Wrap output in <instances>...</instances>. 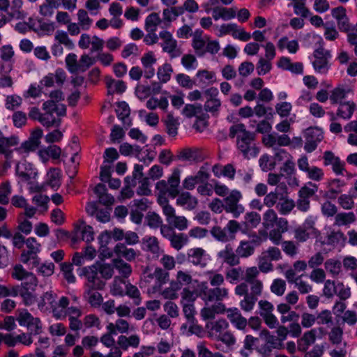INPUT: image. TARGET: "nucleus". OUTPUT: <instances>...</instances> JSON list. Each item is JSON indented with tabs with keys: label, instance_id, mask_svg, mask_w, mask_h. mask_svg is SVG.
Instances as JSON below:
<instances>
[{
	"label": "nucleus",
	"instance_id": "1",
	"mask_svg": "<svg viewBox=\"0 0 357 357\" xmlns=\"http://www.w3.org/2000/svg\"><path fill=\"white\" fill-rule=\"evenodd\" d=\"M68 304V297H59L52 290L43 293L38 301V308L42 312H52L53 317L59 318L64 315L63 308Z\"/></svg>",
	"mask_w": 357,
	"mask_h": 357
},
{
	"label": "nucleus",
	"instance_id": "2",
	"mask_svg": "<svg viewBox=\"0 0 357 357\" xmlns=\"http://www.w3.org/2000/svg\"><path fill=\"white\" fill-rule=\"evenodd\" d=\"M229 137L237 138L238 149L247 159L257 156L258 151L252 146V142L254 139L253 135L249 131H247L245 126L243 123L233 125L229 129Z\"/></svg>",
	"mask_w": 357,
	"mask_h": 357
},
{
	"label": "nucleus",
	"instance_id": "3",
	"mask_svg": "<svg viewBox=\"0 0 357 357\" xmlns=\"http://www.w3.org/2000/svg\"><path fill=\"white\" fill-rule=\"evenodd\" d=\"M229 327V323L223 318L208 322L206 324L208 337L231 347L236 344V340L233 333L228 330Z\"/></svg>",
	"mask_w": 357,
	"mask_h": 357
},
{
	"label": "nucleus",
	"instance_id": "4",
	"mask_svg": "<svg viewBox=\"0 0 357 357\" xmlns=\"http://www.w3.org/2000/svg\"><path fill=\"white\" fill-rule=\"evenodd\" d=\"M167 181L169 185V190H168L166 185L165 180H160L155 184V190L157 194V202L159 205H162L164 203H169L167 195L174 198L179 192L178 186L180 184V170L174 169L172 174L169 176Z\"/></svg>",
	"mask_w": 357,
	"mask_h": 357
},
{
	"label": "nucleus",
	"instance_id": "5",
	"mask_svg": "<svg viewBox=\"0 0 357 357\" xmlns=\"http://www.w3.org/2000/svg\"><path fill=\"white\" fill-rule=\"evenodd\" d=\"M42 120L40 123L46 127H59L61 119L58 117L66 115V108L63 104H54L52 101H45L43 104Z\"/></svg>",
	"mask_w": 357,
	"mask_h": 357
},
{
	"label": "nucleus",
	"instance_id": "6",
	"mask_svg": "<svg viewBox=\"0 0 357 357\" xmlns=\"http://www.w3.org/2000/svg\"><path fill=\"white\" fill-rule=\"evenodd\" d=\"M192 287L193 289H191L190 287H185L183 289L181 293V303H193L198 297L206 296L208 290L206 282H200L195 280V285H192Z\"/></svg>",
	"mask_w": 357,
	"mask_h": 357
},
{
	"label": "nucleus",
	"instance_id": "7",
	"mask_svg": "<svg viewBox=\"0 0 357 357\" xmlns=\"http://www.w3.org/2000/svg\"><path fill=\"white\" fill-rule=\"evenodd\" d=\"M168 224L179 231L185 230L188 227V220L185 216L176 215L175 208L169 203L160 205Z\"/></svg>",
	"mask_w": 357,
	"mask_h": 357
},
{
	"label": "nucleus",
	"instance_id": "8",
	"mask_svg": "<svg viewBox=\"0 0 357 357\" xmlns=\"http://www.w3.org/2000/svg\"><path fill=\"white\" fill-rule=\"evenodd\" d=\"M11 276L19 281L26 280L22 282L21 287L26 288L29 286H32L33 288H36L38 286V280L36 275L26 271L20 264H15L13 267Z\"/></svg>",
	"mask_w": 357,
	"mask_h": 357
},
{
	"label": "nucleus",
	"instance_id": "9",
	"mask_svg": "<svg viewBox=\"0 0 357 357\" xmlns=\"http://www.w3.org/2000/svg\"><path fill=\"white\" fill-rule=\"evenodd\" d=\"M0 337L3 342L8 347H14L18 344L29 347L33 342L31 333L22 332L19 334L0 333Z\"/></svg>",
	"mask_w": 357,
	"mask_h": 357
},
{
	"label": "nucleus",
	"instance_id": "10",
	"mask_svg": "<svg viewBox=\"0 0 357 357\" xmlns=\"http://www.w3.org/2000/svg\"><path fill=\"white\" fill-rule=\"evenodd\" d=\"M313 220H307L303 226H300L294 230V238L298 242L303 243L307 241L310 236L316 238L320 237V231L314 226Z\"/></svg>",
	"mask_w": 357,
	"mask_h": 357
},
{
	"label": "nucleus",
	"instance_id": "11",
	"mask_svg": "<svg viewBox=\"0 0 357 357\" xmlns=\"http://www.w3.org/2000/svg\"><path fill=\"white\" fill-rule=\"evenodd\" d=\"M241 198V192L237 190H233L224 199L225 211L231 213L234 218H238L244 212V207L238 204Z\"/></svg>",
	"mask_w": 357,
	"mask_h": 357
},
{
	"label": "nucleus",
	"instance_id": "12",
	"mask_svg": "<svg viewBox=\"0 0 357 357\" xmlns=\"http://www.w3.org/2000/svg\"><path fill=\"white\" fill-rule=\"evenodd\" d=\"M159 37L162 40L161 47L163 52L168 53L172 58L178 57L181 54L177 41L169 31L167 30L160 31Z\"/></svg>",
	"mask_w": 357,
	"mask_h": 357
},
{
	"label": "nucleus",
	"instance_id": "13",
	"mask_svg": "<svg viewBox=\"0 0 357 357\" xmlns=\"http://www.w3.org/2000/svg\"><path fill=\"white\" fill-rule=\"evenodd\" d=\"M16 320L21 326L33 327L32 331L35 335L42 333L43 326L40 319L33 317L26 310H20Z\"/></svg>",
	"mask_w": 357,
	"mask_h": 357
},
{
	"label": "nucleus",
	"instance_id": "14",
	"mask_svg": "<svg viewBox=\"0 0 357 357\" xmlns=\"http://www.w3.org/2000/svg\"><path fill=\"white\" fill-rule=\"evenodd\" d=\"M346 241V236L340 230L331 229L327 232L326 236L323 239L321 235L317 240L321 245H330L335 248L338 245L343 246Z\"/></svg>",
	"mask_w": 357,
	"mask_h": 357
},
{
	"label": "nucleus",
	"instance_id": "15",
	"mask_svg": "<svg viewBox=\"0 0 357 357\" xmlns=\"http://www.w3.org/2000/svg\"><path fill=\"white\" fill-rule=\"evenodd\" d=\"M314 56L313 66L315 70L319 73H326L328 70V59L331 57L330 52L321 47L314 51Z\"/></svg>",
	"mask_w": 357,
	"mask_h": 357
},
{
	"label": "nucleus",
	"instance_id": "16",
	"mask_svg": "<svg viewBox=\"0 0 357 357\" xmlns=\"http://www.w3.org/2000/svg\"><path fill=\"white\" fill-rule=\"evenodd\" d=\"M82 273L88 281L87 287L92 289L103 288L105 284L98 277V265L84 267L82 269Z\"/></svg>",
	"mask_w": 357,
	"mask_h": 357
},
{
	"label": "nucleus",
	"instance_id": "17",
	"mask_svg": "<svg viewBox=\"0 0 357 357\" xmlns=\"http://www.w3.org/2000/svg\"><path fill=\"white\" fill-rule=\"evenodd\" d=\"M142 249L150 253L153 259H158L163 253L158 239L153 236H146L142 239Z\"/></svg>",
	"mask_w": 357,
	"mask_h": 357
},
{
	"label": "nucleus",
	"instance_id": "18",
	"mask_svg": "<svg viewBox=\"0 0 357 357\" xmlns=\"http://www.w3.org/2000/svg\"><path fill=\"white\" fill-rule=\"evenodd\" d=\"M324 165H331L333 172L337 175H342L345 171V162L336 156L332 151H326L323 154Z\"/></svg>",
	"mask_w": 357,
	"mask_h": 357
},
{
	"label": "nucleus",
	"instance_id": "19",
	"mask_svg": "<svg viewBox=\"0 0 357 357\" xmlns=\"http://www.w3.org/2000/svg\"><path fill=\"white\" fill-rule=\"evenodd\" d=\"M227 317L236 329L245 331L247 328L248 319L242 315L237 307L227 308Z\"/></svg>",
	"mask_w": 357,
	"mask_h": 357
},
{
	"label": "nucleus",
	"instance_id": "20",
	"mask_svg": "<svg viewBox=\"0 0 357 357\" xmlns=\"http://www.w3.org/2000/svg\"><path fill=\"white\" fill-rule=\"evenodd\" d=\"M275 225L277 228L270 231L268 237L273 243L278 245L282 240V234L289 230V222L286 218H278Z\"/></svg>",
	"mask_w": 357,
	"mask_h": 357
},
{
	"label": "nucleus",
	"instance_id": "21",
	"mask_svg": "<svg viewBox=\"0 0 357 357\" xmlns=\"http://www.w3.org/2000/svg\"><path fill=\"white\" fill-rule=\"evenodd\" d=\"M73 225L75 232L80 234L82 241L89 243L94 240L93 227L86 225L83 219H79Z\"/></svg>",
	"mask_w": 357,
	"mask_h": 357
},
{
	"label": "nucleus",
	"instance_id": "22",
	"mask_svg": "<svg viewBox=\"0 0 357 357\" xmlns=\"http://www.w3.org/2000/svg\"><path fill=\"white\" fill-rule=\"evenodd\" d=\"M66 73L62 69H57L54 73H49L40 81L41 85L45 87H52L56 84L62 85L66 80Z\"/></svg>",
	"mask_w": 357,
	"mask_h": 357
},
{
	"label": "nucleus",
	"instance_id": "23",
	"mask_svg": "<svg viewBox=\"0 0 357 357\" xmlns=\"http://www.w3.org/2000/svg\"><path fill=\"white\" fill-rule=\"evenodd\" d=\"M208 289L206 291V296L202 297L206 302L222 301L229 297V289L225 287H213Z\"/></svg>",
	"mask_w": 357,
	"mask_h": 357
},
{
	"label": "nucleus",
	"instance_id": "24",
	"mask_svg": "<svg viewBox=\"0 0 357 357\" xmlns=\"http://www.w3.org/2000/svg\"><path fill=\"white\" fill-rule=\"evenodd\" d=\"M218 257L224 263L231 266H237L240 264V259L236 252H234L230 244H227L225 248L218 253Z\"/></svg>",
	"mask_w": 357,
	"mask_h": 357
},
{
	"label": "nucleus",
	"instance_id": "25",
	"mask_svg": "<svg viewBox=\"0 0 357 357\" xmlns=\"http://www.w3.org/2000/svg\"><path fill=\"white\" fill-rule=\"evenodd\" d=\"M157 59L153 52H149L144 54L141 58V62L144 67V77L150 79L155 75L153 65L156 63Z\"/></svg>",
	"mask_w": 357,
	"mask_h": 357
},
{
	"label": "nucleus",
	"instance_id": "26",
	"mask_svg": "<svg viewBox=\"0 0 357 357\" xmlns=\"http://www.w3.org/2000/svg\"><path fill=\"white\" fill-rule=\"evenodd\" d=\"M12 63H1L0 66V89H12L14 85L13 77L10 75L13 70Z\"/></svg>",
	"mask_w": 357,
	"mask_h": 357
},
{
	"label": "nucleus",
	"instance_id": "27",
	"mask_svg": "<svg viewBox=\"0 0 357 357\" xmlns=\"http://www.w3.org/2000/svg\"><path fill=\"white\" fill-rule=\"evenodd\" d=\"M106 328L108 332L116 335L117 333H128L130 331L134 330V328L130 326L128 321L122 318H119L114 323H109Z\"/></svg>",
	"mask_w": 357,
	"mask_h": 357
},
{
	"label": "nucleus",
	"instance_id": "28",
	"mask_svg": "<svg viewBox=\"0 0 357 357\" xmlns=\"http://www.w3.org/2000/svg\"><path fill=\"white\" fill-rule=\"evenodd\" d=\"M176 199V204L179 206H182L187 210L195 209L198 204V200L197 197L192 195L188 192H178Z\"/></svg>",
	"mask_w": 357,
	"mask_h": 357
},
{
	"label": "nucleus",
	"instance_id": "29",
	"mask_svg": "<svg viewBox=\"0 0 357 357\" xmlns=\"http://www.w3.org/2000/svg\"><path fill=\"white\" fill-rule=\"evenodd\" d=\"M114 252L120 259L124 258L127 261H134L138 256L137 252L131 248H128L124 243H117L114 248Z\"/></svg>",
	"mask_w": 357,
	"mask_h": 357
},
{
	"label": "nucleus",
	"instance_id": "30",
	"mask_svg": "<svg viewBox=\"0 0 357 357\" xmlns=\"http://www.w3.org/2000/svg\"><path fill=\"white\" fill-rule=\"evenodd\" d=\"M356 109L357 105L353 101L340 102L336 112V116L340 119L349 120L351 118Z\"/></svg>",
	"mask_w": 357,
	"mask_h": 357
},
{
	"label": "nucleus",
	"instance_id": "31",
	"mask_svg": "<svg viewBox=\"0 0 357 357\" xmlns=\"http://www.w3.org/2000/svg\"><path fill=\"white\" fill-rule=\"evenodd\" d=\"M206 251L202 248H191L188 252V257L190 263L195 266H199L202 268L206 266L204 260Z\"/></svg>",
	"mask_w": 357,
	"mask_h": 357
},
{
	"label": "nucleus",
	"instance_id": "32",
	"mask_svg": "<svg viewBox=\"0 0 357 357\" xmlns=\"http://www.w3.org/2000/svg\"><path fill=\"white\" fill-rule=\"evenodd\" d=\"M236 15V10L234 8L216 6L212 10V16L215 20H218L219 19L229 20L234 18Z\"/></svg>",
	"mask_w": 357,
	"mask_h": 357
},
{
	"label": "nucleus",
	"instance_id": "33",
	"mask_svg": "<svg viewBox=\"0 0 357 357\" xmlns=\"http://www.w3.org/2000/svg\"><path fill=\"white\" fill-rule=\"evenodd\" d=\"M61 153V149L56 145L49 146L38 151V155L44 163H46L50 158L54 160L59 158Z\"/></svg>",
	"mask_w": 357,
	"mask_h": 357
},
{
	"label": "nucleus",
	"instance_id": "34",
	"mask_svg": "<svg viewBox=\"0 0 357 357\" xmlns=\"http://www.w3.org/2000/svg\"><path fill=\"white\" fill-rule=\"evenodd\" d=\"M196 279H193L192 275L187 271L180 270L176 272V280H173L179 289L182 287H188L189 285H195V281Z\"/></svg>",
	"mask_w": 357,
	"mask_h": 357
},
{
	"label": "nucleus",
	"instance_id": "35",
	"mask_svg": "<svg viewBox=\"0 0 357 357\" xmlns=\"http://www.w3.org/2000/svg\"><path fill=\"white\" fill-rule=\"evenodd\" d=\"M352 91L351 89L349 86L344 85H339L334 88L330 95V100L332 104H337L342 102V100L346 96Z\"/></svg>",
	"mask_w": 357,
	"mask_h": 357
},
{
	"label": "nucleus",
	"instance_id": "36",
	"mask_svg": "<svg viewBox=\"0 0 357 357\" xmlns=\"http://www.w3.org/2000/svg\"><path fill=\"white\" fill-rule=\"evenodd\" d=\"M324 268L333 277H338L342 272V262L335 258L327 259L324 263Z\"/></svg>",
	"mask_w": 357,
	"mask_h": 357
},
{
	"label": "nucleus",
	"instance_id": "37",
	"mask_svg": "<svg viewBox=\"0 0 357 357\" xmlns=\"http://www.w3.org/2000/svg\"><path fill=\"white\" fill-rule=\"evenodd\" d=\"M16 173L24 181L34 178L36 172L32 169L31 164L19 163L16 165Z\"/></svg>",
	"mask_w": 357,
	"mask_h": 357
},
{
	"label": "nucleus",
	"instance_id": "38",
	"mask_svg": "<svg viewBox=\"0 0 357 357\" xmlns=\"http://www.w3.org/2000/svg\"><path fill=\"white\" fill-rule=\"evenodd\" d=\"M356 216L353 212H342L335 216L334 225L338 227L346 226L354 223Z\"/></svg>",
	"mask_w": 357,
	"mask_h": 357
},
{
	"label": "nucleus",
	"instance_id": "39",
	"mask_svg": "<svg viewBox=\"0 0 357 357\" xmlns=\"http://www.w3.org/2000/svg\"><path fill=\"white\" fill-rule=\"evenodd\" d=\"M38 254L32 252V250H24L20 257L22 263L26 265H31L32 268L38 266L40 264V258Z\"/></svg>",
	"mask_w": 357,
	"mask_h": 357
},
{
	"label": "nucleus",
	"instance_id": "40",
	"mask_svg": "<svg viewBox=\"0 0 357 357\" xmlns=\"http://www.w3.org/2000/svg\"><path fill=\"white\" fill-rule=\"evenodd\" d=\"M195 77L199 84L209 85L216 82V75L215 72L206 69L199 70Z\"/></svg>",
	"mask_w": 357,
	"mask_h": 357
},
{
	"label": "nucleus",
	"instance_id": "41",
	"mask_svg": "<svg viewBox=\"0 0 357 357\" xmlns=\"http://www.w3.org/2000/svg\"><path fill=\"white\" fill-rule=\"evenodd\" d=\"M255 251L254 243L251 241H241L236 250L238 259L247 258L251 256Z\"/></svg>",
	"mask_w": 357,
	"mask_h": 357
},
{
	"label": "nucleus",
	"instance_id": "42",
	"mask_svg": "<svg viewBox=\"0 0 357 357\" xmlns=\"http://www.w3.org/2000/svg\"><path fill=\"white\" fill-rule=\"evenodd\" d=\"M178 158L181 160L199 161L202 159L201 151L197 149H184L178 153Z\"/></svg>",
	"mask_w": 357,
	"mask_h": 357
},
{
	"label": "nucleus",
	"instance_id": "43",
	"mask_svg": "<svg viewBox=\"0 0 357 357\" xmlns=\"http://www.w3.org/2000/svg\"><path fill=\"white\" fill-rule=\"evenodd\" d=\"M202 31L197 30L193 36L192 47L199 56H203L206 54V41L202 37Z\"/></svg>",
	"mask_w": 357,
	"mask_h": 357
},
{
	"label": "nucleus",
	"instance_id": "44",
	"mask_svg": "<svg viewBox=\"0 0 357 357\" xmlns=\"http://www.w3.org/2000/svg\"><path fill=\"white\" fill-rule=\"evenodd\" d=\"M106 84L109 94L122 93L125 91L126 86L122 80H116L111 77L106 78Z\"/></svg>",
	"mask_w": 357,
	"mask_h": 357
},
{
	"label": "nucleus",
	"instance_id": "45",
	"mask_svg": "<svg viewBox=\"0 0 357 357\" xmlns=\"http://www.w3.org/2000/svg\"><path fill=\"white\" fill-rule=\"evenodd\" d=\"M167 134L174 137L178 134L179 122L174 118L172 113L167 114L166 118L163 120Z\"/></svg>",
	"mask_w": 357,
	"mask_h": 357
},
{
	"label": "nucleus",
	"instance_id": "46",
	"mask_svg": "<svg viewBox=\"0 0 357 357\" xmlns=\"http://www.w3.org/2000/svg\"><path fill=\"white\" fill-rule=\"evenodd\" d=\"M295 207V202L287 197H281L280 202L277 204L276 208L281 215H288Z\"/></svg>",
	"mask_w": 357,
	"mask_h": 357
},
{
	"label": "nucleus",
	"instance_id": "47",
	"mask_svg": "<svg viewBox=\"0 0 357 357\" xmlns=\"http://www.w3.org/2000/svg\"><path fill=\"white\" fill-rule=\"evenodd\" d=\"M54 41L68 50L75 48L74 42L70 38L68 33L63 30H57L55 32Z\"/></svg>",
	"mask_w": 357,
	"mask_h": 357
},
{
	"label": "nucleus",
	"instance_id": "48",
	"mask_svg": "<svg viewBox=\"0 0 357 357\" xmlns=\"http://www.w3.org/2000/svg\"><path fill=\"white\" fill-rule=\"evenodd\" d=\"M146 106L150 110H154L158 107L163 111H166L169 106V102L166 97H160V98L151 97L146 101Z\"/></svg>",
	"mask_w": 357,
	"mask_h": 357
},
{
	"label": "nucleus",
	"instance_id": "49",
	"mask_svg": "<svg viewBox=\"0 0 357 357\" xmlns=\"http://www.w3.org/2000/svg\"><path fill=\"white\" fill-rule=\"evenodd\" d=\"M172 248L178 251L189 242L188 236L184 233H176L169 240Z\"/></svg>",
	"mask_w": 357,
	"mask_h": 357
},
{
	"label": "nucleus",
	"instance_id": "50",
	"mask_svg": "<svg viewBox=\"0 0 357 357\" xmlns=\"http://www.w3.org/2000/svg\"><path fill=\"white\" fill-rule=\"evenodd\" d=\"M113 266L116 268L119 273L123 278H128L132 273V267L123 259L116 258L112 260Z\"/></svg>",
	"mask_w": 357,
	"mask_h": 357
},
{
	"label": "nucleus",
	"instance_id": "51",
	"mask_svg": "<svg viewBox=\"0 0 357 357\" xmlns=\"http://www.w3.org/2000/svg\"><path fill=\"white\" fill-rule=\"evenodd\" d=\"M173 68L170 63H165L159 66L157 70V77L160 83H167L170 80Z\"/></svg>",
	"mask_w": 357,
	"mask_h": 357
},
{
	"label": "nucleus",
	"instance_id": "52",
	"mask_svg": "<svg viewBox=\"0 0 357 357\" xmlns=\"http://www.w3.org/2000/svg\"><path fill=\"white\" fill-rule=\"evenodd\" d=\"M23 1L22 0H13L10 3V11L8 13L11 17L15 19H23L25 17L26 14L22 10Z\"/></svg>",
	"mask_w": 357,
	"mask_h": 357
},
{
	"label": "nucleus",
	"instance_id": "53",
	"mask_svg": "<svg viewBox=\"0 0 357 357\" xmlns=\"http://www.w3.org/2000/svg\"><path fill=\"white\" fill-rule=\"evenodd\" d=\"M19 139L16 136L6 137L0 130V155L6 151L10 150V148L17 145Z\"/></svg>",
	"mask_w": 357,
	"mask_h": 357
},
{
	"label": "nucleus",
	"instance_id": "54",
	"mask_svg": "<svg viewBox=\"0 0 357 357\" xmlns=\"http://www.w3.org/2000/svg\"><path fill=\"white\" fill-rule=\"evenodd\" d=\"M277 45L279 50H283L286 48L288 52L291 54H295L299 47L297 40H289L288 38L286 36L281 38L278 40Z\"/></svg>",
	"mask_w": 357,
	"mask_h": 357
},
{
	"label": "nucleus",
	"instance_id": "55",
	"mask_svg": "<svg viewBox=\"0 0 357 357\" xmlns=\"http://www.w3.org/2000/svg\"><path fill=\"white\" fill-rule=\"evenodd\" d=\"M35 289L32 286H29L26 288L22 287L21 291H19V295L22 297L24 305L30 306L36 302V295L29 291L30 289L34 291Z\"/></svg>",
	"mask_w": 357,
	"mask_h": 357
},
{
	"label": "nucleus",
	"instance_id": "56",
	"mask_svg": "<svg viewBox=\"0 0 357 357\" xmlns=\"http://www.w3.org/2000/svg\"><path fill=\"white\" fill-rule=\"evenodd\" d=\"M243 273L244 271L241 267H233L226 271L225 276L231 284H236L243 280Z\"/></svg>",
	"mask_w": 357,
	"mask_h": 357
},
{
	"label": "nucleus",
	"instance_id": "57",
	"mask_svg": "<svg viewBox=\"0 0 357 357\" xmlns=\"http://www.w3.org/2000/svg\"><path fill=\"white\" fill-rule=\"evenodd\" d=\"M96 289L87 287V290L85 292V298L91 306L96 307H99L102 303V297Z\"/></svg>",
	"mask_w": 357,
	"mask_h": 357
},
{
	"label": "nucleus",
	"instance_id": "58",
	"mask_svg": "<svg viewBox=\"0 0 357 357\" xmlns=\"http://www.w3.org/2000/svg\"><path fill=\"white\" fill-rule=\"evenodd\" d=\"M162 20L157 13H152L145 20V29L146 31H156Z\"/></svg>",
	"mask_w": 357,
	"mask_h": 357
},
{
	"label": "nucleus",
	"instance_id": "59",
	"mask_svg": "<svg viewBox=\"0 0 357 357\" xmlns=\"http://www.w3.org/2000/svg\"><path fill=\"white\" fill-rule=\"evenodd\" d=\"M278 216L273 209H268L266 211L262 217V225L266 229L273 228L275 223L278 220Z\"/></svg>",
	"mask_w": 357,
	"mask_h": 357
},
{
	"label": "nucleus",
	"instance_id": "60",
	"mask_svg": "<svg viewBox=\"0 0 357 357\" xmlns=\"http://www.w3.org/2000/svg\"><path fill=\"white\" fill-rule=\"evenodd\" d=\"M126 284L122 278L116 276L111 286L110 291L112 294L114 296H123L125 294Z\"/></svg>",
	"mask_w": 357,
	"mask_h": 357
},
{
	"label": "nucleus",
	"instance_id": "61",
	"mask_svg": "<svg viewBox=\"0 0 357 357\" xmlns=\"http://www.w3.org/2000/svg\"><path fill=\"white\" fill-rule=\"evenodd\" d=\"M47 183L52 188H58L61 185V171L58 168H51L47 174Z\"/></svg>",
	"mask_w": 357,
	"mask_h": 357
},
{
	"label": "nucleus",
	"instance_id": "62",
	"mask_svg": "<svg viewBox=\"0 0 357 357\" xmlns=\"http://www.w3.org/2000/svg\"><path fill=\"white\" fill-rule=\"evenodd\" d=\"M78 24L82 30L87 31L90 29L93 20L90 18L87 11L84 9H79L77 13Z\"/></svg>",
	"mask_w": 357,
	"mask_h": 357
},
{
	"label": "nucleus",
	"instance_id": "63",
	"mask_svg": "<svg viewBox=\"0 0 357 357\" xmlns=\"http://www.w3.org/2000/svg\"><path fill=\"white\" fill-rule=\"evenodd\" d=\"M15 51L11 45H5L0 47V58L3 63H12L13 65V57Z\"/></svg>",
	"mask_w": 357,
	"mask_h": 357
},
{
	"label": "nucleus",
	"instance_id": "64",
	"mask_svg": "<svg viewBox=\"0 0 357 357\" xmlns=\"http://www.w3.org/2000/svg\"><path fill=\"white\" fill-rule=\"evenodd\" d=\"M272 60L261 56L256 65L257 73L258 75H265L272 69Z\"/></svg>",
	"mask_w": 357,
	"mask_h": 357
}]
</instances>
